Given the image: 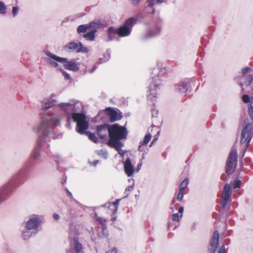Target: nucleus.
I'll use <instances>...</instances> for the list:
<instances>
[{
	"label": "nucleus",
	"instance_id": "1",
	"mask_svg": "<svg viewBox=\"0 0 253 253\" xmlns=\"http://www.w3.org/2000/svg\"><path fill=\"white\" fill-rule=\"evenodd\" d=\"M63 117L62 114L50 111L42 117L39 124L33 126L32 130L37 134V146L31 154L34 160L39 159L43 153L49 152V142L56 138L55 129L61 126Z\"/></svg>",
	"mask_w": 253,
	"mask_h": 253
},
{
	"label": "nucleus",
	"instance_id": "2",
	"mask_svg": "<svg viewBox=\"0 0 253 253\" xmlns=\"http://www.w3.org/2000/svg\"><path fill=\"white\" fill-rule=\"evenodd\" d=\"M167 69L162 63H158L153 68L151 75L152 82L147 91V96L149 99L154 101L160 92L162 85V81L166 78Z\"/></svg>",
	"mask_w": 253,
	"mask_h": 253
},
{
	"label": "nucleus",
	"instance_id": "3",
	"mask_svg": "<svg viewBox=\"0 0 253 253\" xmlns=\"http://www.w3.org/2000/svg\"><path fill=\"white\" fill-rule=\"evenodd\" d=\"M128 131L125 126H121L117 124H113L110 126L109 139L107 144L114 148L119 154L123 155L124 153L122 151L124 146L123 140L127 138Z\"/></svg>",
	"mask_w": 253,
	"mask_h": 253
},
{
	"label": "nucleus",
	"instance_id": "4",
	"mask_svg": "<svg viewBox=\"0 0 253 253\" xmlns=\"http://www.w3.org/2000/svg\"><path fill=\"white\" fill-rule=\"evenodd\" d=\"M43 52L46 56L44 58V60L51 67L61 70L59 63H63L65 68L68 70L77 72L80 69L79 64L74 60H68L66 58L57 56L47 50H45Z\"/></svg>",
	"mask_w": 253,
	"mask_h": 253
},
{
	"label": "nucleus",
	"instance_id": "5",
	"mask_svg": "<svg viewBox=\"0 0 253 253\" xmlns=\"http://www.w3.org/2000/svg\"><path fill=\"white\" fill-rule=\"evenodd\" d=\"M57 106L67 114H72V117L75 114L81 111L83 109L82 103L78 101L71 100L69 102L58 103Z\"/></svg>",
	"mask_w": 253,
	"mask_h": 253
},
{
	"label": "nucleus",
	"instance_id": "6",
	"mask_svg": "<svg viewBox=\"0 0 253 253\" xmlns=\"http://www.w3.org/2000/svg\"><path fill=\"white\" fill-rule=\"evenodd\" d=\"M17 175H13L7 183L0 187V205L8 199V195L16 187L15 181Z\"/></svg>",
	"mask_w": 253,
	"mask_h": 253
},
{
	"label": "nucleus",
	"instance_id": "7",
	"mask_svg": "<svg viewBox=\"0 0 253 253\" xmlns=\"http://www.w3.org/2000/svg\"><path fill=\"white\" fill-rule=\"evenodd\" d=\"M144 24L147 27L141 35V39L143 41H148L157 36L162 31V27L158 24L156 23L152 25H150L148 22H145Z\"/></svg>",
	"mask_w": 253,
	"mask_h": 253
},
{
	"label": "nucleus",
	"instance_id": "8",
	"mask_svg": "<svg viewBox=\"0 0 253 253\" xmlns=\"http://www.w3.org/2000/svg\"><path fill=\"white\" fill-rule=\"evenodd\" d=\"M137 18L130 17L126 20L123 25L117 29L118 35L121 37L129 36L132 31L133 26L137 23Z\"/></svg>",
	"mask_w": 253,
	"mask_h": 253
},
{
	"label": "nucleus",
	"instance_id": "9",
	"mask_svg": "<svg viewBox=\"0 0 253 253\" xmlns=\"http://www.w3.org/2000/svg\"><path fill=\"white\" fill-rule=\"evenodd\" d=\"M73 121L77 123L76 131L80 133H85L88 128L89 125L85 115L82 113L75 114L72 117Z\"/></svg>",
	"mask_w": 253,
	"mask_h": 253
},
{
	"label": "nucleus",
	"instance_id": "10",
	"mask_svg": "<svg viewBox=\"0 0 253 253\" xmlns=\"http://www.w3.org/2000/svg\"><path fill=\"white\" fill-rule=\"evenodd\" d=\"M237 152L231 150L228 155L225 165L226 172L228 174H232L235 170L237 164Z\"/></svg>",
	"mask_w": 253,
	"mask_h": 253
},
{
	"label": "nucleus",
	"instance_id": "11",
	"mask_svg": "<svg viewBox=\"0 0 253 253\" xmlns=\"http://www.w3.org/2000/svg\"><path fill=\"white\" fill-rule=\"evenodd\" d=\"M253 135V125L251 123L245 122V126L241 133V143H246L248 147Z\"/></svg>",
	"mask_w": 253,
	"mask_h": 253
},
{
	"label": "nucleus",
	"instance_id": "12",
	"mask_svg": "<svg viewBox=\"0 0 253 253\" xmlns=\"http://www.w3.org/2000/svg\"><path fill=\"white\" fill-rule=\"evenodd\" d=\"M64 49L68 52L76 51L78 53H87L89 51L87 47L84 45L80 42H70L65 46Z\"/></svg>",
	"mask_w": 253,
	"mask_h": 253
},
{
	"label": "nucleus",
	"instance_id": "13",
	"mask_svg": "<svg viewBox=\"0 0 253 253\" xmlns=\"http://www.w3.org/2000/svg\"><path fill=\"white\" fill-rule=\"evenodd\" d=\"M78 231L74 228H71L69 237L74 241L73 249L72 253H83V246L79 242L77 236Z\"/></svg>",
	"mask_w": 253,
	"mask_h": 253
},
{
	"label": "nucleus",
	"instance_id": "14",
	"mask_svg": "<svg viewBox=\"0 0 253 253\" xmlns=\"http://www.w3.org/2000/svg\"><path fill=\"white\" fill-rule=\"evenodd\" d=\"M104 115L109 117L111 123L118 121L121 118L116 111L110 107L107 108L104 110L100 111L98 115L100 119L103 121L104 120Z\"/></svg>",
	"mask_w": 253,
	"mask_h": 253
},
{
	"label": "nucleus",
	"instance_id": "15",
	"mask_svg": "<svg viewBox=\"0 0 253 253\" xmlns=\"http://www.w3.org/2000/svg\"><path fill=\"white\" fill-rule=\"evenodd\" d=\"M56 96V94L52 93L49 97L45 98L41 100L40 102L41 109L46 111L49 109L56 105L57 106L58 101L54 99Z\"/></svg>",
	"mask_w": 253,
	"mask_h": 253
},
{
	"label": "nucleus",
	"instance_id": "16",
	"mask_svg": "<svg viewBox=\"0 0 253 253\" xmlns=\"http://www.w3.org/2000/svg\"><path fill=\"white\" fill-rule=\"evenodd\" d=\"M42 223V217L38 215H34L26 222L25 228L28 229L37 230Z\"/></svg>",
	"mask_w": 253,
	"mask_h": 253
},
{
	"label": "nucleus",
	"instance_id": "17",
	"mask_svg": "<svg viewBox=\"0 0 253 253\" xmlns=\"http://www.w3.org/2000/svg\"><path fill=\"white\" fill-rule=\"evenodd\" d=\"M231 189L230 185L226 183L224 185L223 191L221 197V207L224 209L227 203L231 201Z\"/></svg>",
	"mask_w": 253,
	"mask_h": 253
},
{
	"label": "nucleus",
	"instance_id": "18",
	"mask_svg": "<svg viewBox=\"0 0 253 253\" xmlns=\"http://www.w3.org/2000/svg\"><path fill=\"white\" fill-rule=\"evenodd\" d=\"M219 233L215 231L211 236L209 247V253H215L219 244Z\"/></svg>",
	"mask_w": 253,
	"mask_h": 253
},
{
	"label": "nucleus",
	"instance_id": "19",
	"mask_svg": "<svg viewBox=\"0 0 253 253\" xmlns=\"http://www.w3.org/2000/svg\"><path fill=\"white\" fill-rule=\"evenodd\" d=\"M121 200L117 199L113 203L110 202L107 203L102 206V207L106 208L109 210L112 211L111 214V220L115 221L116 219L117 216L116 214L118 210V206Z\"/></svg>",
	"mask_w": 253,
	"mask_h": 253
},
{
	"label": "nucleus",
	"instance_id": "20",
	"mask_svg": "<svg viewBox=\"0 0 253 253\" xmlns=\"http://www.w3.org/2000/svg\"><path fill=\"white\" fill-rule=\"evenodd\" d=\"M110 126V125L106 124L98 126L96 128L97 135L101 139L105 138L107 133L109 134Z\"/></svg>",
	"mask_w": 253,
	"mask_h": 253
},
{
	"label": "nucleus",
	"instance_id": "21",
	"mask_svg": "<svg viewBox=\"0 0 253 253\" xmlns=\"http://www.w3.org/2000/svg\"><path fill=\"white\" fill-rule=\"evenodd\" d=\"M91 216L96 223L101 225L103 230H106L107 228V220L106 219L98 216L95 212L91 214Z\"/></svg>",
	"mask_w": 253,
	"mask_h": 253
},
{
	"label": "nucleus",
	"instance_id": "22",
	"mask_svg": "<svg viewBox=\"0 0 253 253\" xmlns=\"http://www.w3.org/2000/svg\"><path fill=\"white\" fill-rule=\"evenodd\" d=\"M124 169L126 173L128 176L132 175L134 170L131 161L129 159L126 160L124 163Z\"/></svg>",
	"mask_w": 253,
	"mask_h": 253
},
{
	"label": "nucleus",
	"instance_id": "23",
	"mask_svg": "<svg viewBox=\"0 0 253 253\" xmlns=\"http://www.w3.org/2000/svg\"><path fill=\"white\" fill-rule=\"evenodd\" d=\"M188 82L183 80L176 85L177 90L180 93H185L188 89Z\"/></svg>",
	"mask_w": 253,
	"mask_h": 253
},
{
	"label": "nucleus",
	"instance_id": "24",
	"mask_svg": "<svg viewBox=\"0 0 253 253\" xmlns=\"http://www.w3.org/2000/svg\"><path fill=\"white\" fill-rule=\"evenodd\" d=\"M90 29H100L105 26L104 22L101 20L96 19L88 23Z\"/></svg>",
	"mask_w": 253,
	"mask_h": 253
},
{
	"label": "nucleus",
	"instance_id": "25",
	"mask_svg": "<svg viewBox=\"0 0 253 253\" xmlns=\"http://www.w3.org/2000/svg\"><path fill=\"white\" fill-rule=\"evenodd\" d=\"M117 34H118V31L117 29L115 28L114 27L112 26L109 27L107 30L108 37L107 39V41H112L115 38V36Z\"/></svg>",
	"mask_w": 253,
	"mask_h": 253
},
{
	"label": "nucleus",
	"instance_id": "26",
	"mask_svg": "<svg viewBox=\"0 0 253 253\" xmlns=\"http://www.w3.org/2000/svg\"><path fill=\"white\" fill-rule=\"evenodd\" d=\"M151 138V135L150 133L146 134L143 140L140 143V145L138 148V150L140 152L143 151L144 149L142 146L148 144V142L150 141Z\"/></svg>",
	"mask_w": 253,
	"mask_h": 253
},
{
	"label": "nucleus",
	"instance_id": "27",
	"mask_svg": "<svg viewBox=\"0 0 253 253\" xmlns=\"http://www.w3.org/2000/svg\"><path fill=\"white\" fill-rule=\"evenodd\" d=\"M96 32V29H92L89 32L85 34L83 37L87 41H93L95 39V34Z\"/></svg>",
	"mask_w": 253,
	"mask_h": 253
},
{
	"label": "nucleus",
	"instance_id": "28",
	"mask_svg": "<svg viewBox=\"0 0 253 253\" xmlns=\"http://www.w3.org/2000/svg\"><path fill=\"white\" fill-rule=\"evenodd\" d=\"M31 230V229H28L26 228L22 230L21 237L23 240H27L32 236L33 232Z\"/></svg>",
	"mask_w": 253,
	"mask_h": 253
},
{
	"label": "nucleus",
	"instance_id": "29",
	"mask_svg": "<svg viewBox=\"0 0 253 253\" xmlns=\"http://www.w3.org/2000/svg\"><path fill=\"white\" fill-rule=\"evenodd\" d=\"M90 29L89 26H88V24L81 25L78 26L77 28V32L79 34H82V33H84L88 30Z\"/></svg>",
	"mask_w": 253,
	"mask_h": 253
},
{
	"label": "nucleus",
	"instance_id": "30",
	"mask_svg": "<svg viewBox=\"0 0 253 253\" xmlns=\"http://www.w3.org/2000/svg\"><path fill=\"white\" fill-rule=\"evenodd\" d=\"M96 154L104 159L108 158V153L106 150L101 149L96 151Z\"/></svg>",
	"mask_w": 253,
	"mask_h": 253
},
{
	"label": "nucleus",
	"instance_id": "31",
	"mask_svg": "<svg viewBox=\"0 0 253 253\" xmlns=\"http://www.w3.org/2000/svg\"><path fill=\"white\" fill-rule=\"evenodd\" d=\"M163 2H164V0H148L147 1L148 3L147 8L149 7L151 8L155 4H159Z\"/></svg>",
	"mask_w": 253,
	"mask_h": 253
},
{
	"label": "nucleus",
	"instance_id": "32",
	"mask_svg": "<svg viewBox=\"0 0 253 253\" xmlns=\"http://www.w3.org/2000/svg\"><path fill=\"white\" fill-rule=\"evenodd\" d=\"M189 183L188 178L184 179L179 185V191L184 192L185 189Z\"/></svg>",
	"mask_w": 253,
	"mask_h": 253
},
{
	"label": "nucleus",
	"instance_id": "33",
	"mask_svg": "<svg viewBox=\"0 0 253 253\" xmlns=\"http://www.w3.org/2000/svg\"><path fill=\"white\" fill-rule=\"evenodd\" d=\"M85 134L88 136L89 139L94 143H97L98 141V138L96 137L95 134L93 133L89 132H86Z\"/></svg>",
	"mask_w": 253,
	"mask_h": 253
},
{
	"label": "nucleus",
	"instance_id": "34",
	"mask_svg": "<svg viewBox=\"0 0 253 253\" xmlns=\"http://www.w3.org/2000/svg\"><path fill=\"white\" fill-rule=\"evenodd\" d=\"M245 82L244 84L246 86H249L251 84L253 81V76L251 75H246L244 76Z\"/></svg>",
	"mask_w": 253,
	"mask_h": 253
},
{
	"label": "nucleus",
	"instance_id": "35",
	"mask_svg": "<svg viewBox=\"0 0 253 253\" xmlns=\"http://www.w3.org/2000/svg\"><path fill=\"white\" fill-rule=\"evenodd\" d=\"M6 13V6L4 2L0 1V14L5 15Z\"/></svg>",
	"mask_w": 253,
	"mask_h": 253
},
{
	"label": "nucleus",
	"instance_id": "36",
	"mask_svg": "<svg viewBox=\"0 0 253 253\" xmlns=\"http://www.w3.org/2000/svg\"><path fill=\"white\" fill-rule=\"evenodd\" d=\"M103 58H100V63H103L107 61L110 58V53L109 51H107L106 53L103 54Z\"/></svg>",
	"mask_w": 253,
	"mask_h": 253
},
{
	"label": "nucleus",
	"instance_id": "37",
	"mask_svg": "<svg viewBox=\"0 0 253 253\" xmlns=\"http://www.w3.org/2000/svg\"><path fill=\"white\" fill-rule=\"evenodd\" d=\"M129 181H131L132 184L131 185L128 186L126 188L125 194H126V197H127L129 194V192L131 191L133 189L134 181L133 179H129Z\"/></svg>",
	"mask_w": 253,
	"mask_h": 253
},
{
	"label": "nucleus",
	"instance_id": "38",
	"mask_svg": "<svg viewBox=\"0 0 253 253\" xmlns=\"http://www.w3.org/2000/svg\"><path fill=\"white\" fill-rule=\"evenodd\" d=\"M248 112L251 119L253 121V97L251 104H249Z\"/></svg>",
	"mask_w": 253,
	"mask_h": 253
},
{
	"label": "nucleus",
	"instance_id": "39",
	"mask_svg": "<svg viewBox=\"0 0 253 253\" xmlns=\"http://www.w3.org/2000/svg\"><path fill=\"white\" fill-rule=\"evenodd\" d=\"M252 98H250L249 96L247 94H244L242 96L243 101L245 103H249L251 104V101H252Z\"/></svg>",
	"mask_w": 253,
	"mask_h": 253
},
{
	"label": "nucleus",
	"instance_id": "40",
	"mask_svg": "<svg viewBox=\"0 0 253 253\" xmlns=\"http://www.w3.org/2000/svg\"><path fill=\"white\" fill-rule=\"evenodd\" d=\"M242 182L240 180L236 179L233 183V187L234 189H238L240 187Z\"/></svg>",
	"mask_w": 253,
	"mask_h": 253
},
{
	"label": "nucleus",
	"instance_id": "41",
	"mask_svg": "<svg viewBox=\"0 0 253 253\" xmlns=\"http://www.w3.org/2000/svg\"><path fill=\"white\" fill-rule=\"evenodd\" d=\"M19 8L17 6H13L12 9V14L13 17H15L19 13Z\"/></svg>",
	"mask_w": 253,
	"mask_h": 253
},
{
	"label": "nucleus",
	"instance_id": "42",
	"mask_svg": "<svg viewBox=\"0 0 253 253\" xmlns=\"http://www.w3.org/2000/svg\"><path fill=\"white\" fill-rule=\"evenodd\" d=\"M75 213V210L73 209L70 208L67 211V214H68L71 217H74Z\"/></svg>",
	"mask_w": 253,
	"mask_h": 253
},
{
	"label": "nucleus",
	"instance_id": "43",
	"mask_svg": "<svg viewBox=\"0 0 253 253\" xmlns=\"http://www.w3.org/2000/svg\"><path fill=\"white\" fill-rule=\"evenodd\" d=\"M184 192L179 191L176 197V200L179 201H181L184 196Z\"/></svg>",
	"mask_w": 253,
	"mask_h": 253
},
{
	"label": "nucleus",
	"instance_id": "44",
	"mask_svg": "<svg viewBox=\"0 0 253 253\" xmlns=\"http://www.w3.org/2000/svg\"><path fill=\"white\" fill-rule=\"evenodd\" d=\"M60 71L62 72L63 75H64V77L65 79H66L67 80H71V77H70V75L69 74L66 73L65 71L62 70V69H61V70H60Z\"/></svg>",
	"mask_w": 253,
	"mask_h": 253
},
{
	"label": "nucleus",
	"instance_id": "45",
	"mask_svg": "<svg viewBox=\"0 0 253 253\" xmlns=\"http://www.w3.org/2000/svg\"><path fill=\"white\" fill-rule=\"evenodd\" d=\"M251 69L250 67H246L242 69V74L243 76H246V74H247Z\"/></svg>",
	"mask_w": 253,
	"mask_h": 253
},
{
	"label": "nucleus",
	"instance_id": "46",
	"mask_svg": "<svg viewBox=\"0 0 253 253\" xmlns=\"http://www.w3.org/2000/svg\"><path fill=\"white\" fill-rule=\"evenodd\" d=\"M218 253H227L224 245H222L219 248Z\"/></svg>",
	"mask_w": 253,
	"mask_h": 253
},
{
	"label": "nucleus",
	"instance_id": "47",
	"mask_svg": "<svg viewBox=\"0 0 253 253\" xmlns=\"http://www.w3.org/2000/svg\"><path fill=\"white\" fill-rule=\"evenodd\" d=\"M172 219L173 220L178 221L179 220V217L178 213H174L172 215Z\"/></svg>",
	"mask_w": 253,
	"mask_h": 253
},
{
	"label": "nucleus",
	"instance_id": "48",
	"mask_svg": "<svg viewBox=\"0 0 253 253\" xmlns=\"http://www.w3.org/2000/svg\"><path fill=\"white\" fill-rule=\"evenodd\" d=\"M142 165V160H140V162H139V163L138 164V165L137 166V169H136L137 172H138L140 170V169L141 168Z\"/></svg>",
	"mask_w": 253,
	"mask_h": 253
},
{
	"label": "nucleus",
	"instance_id": "49",
	"mask_svg": "<svg viewBox=\"0 0 253 253\" xmlns=\"http://www.w3.org/2000/svg\"><path fill=\"white\" fill-rule=\"evenodd\" d=\"M53 217L55 220L57 221L60 219V216L58 213H55L53 214Z\"/></svg>",
	"mask_w": 253,
	"mask_h": 253
},
{
	"label": "nucleus",
	"instance_id": "50",
	"mask_svg": "<svg viewBox=\"0 0 253 253\" xmlns=\"http://www.w3.org/2000/svg\"><path fill=\"white\" fill-rule=\"evenodd\" d=\"M66 192H67V193L68 196L70 198H73V195H72V194L71 193V192H70L68 189H66Z\"/></svg>",
	"mask_w": 253,
	"mask_h": 253
},
{
	"label": "nucleus",
	"instance_id": "51",
	"mask_svg": "<svg viewBox=\"0 0 253 253\" xmlns=\"http://www.w3.org/2000/svg\"><path fill=\"white\" fill-rule=\"evenodd\" d=\"M183 211H184V208L183 207H181L178 210L179 213H181V214L180 215V217H181L182 216V213L183 212Z\"/></svg>",
	"mask_w": 253,
	"mask_h": 253
},
{
	"label": "nucleus",
	"instance_id": "52",
	"mask_svg": "<svg viewBox=\"0 0 253 253\" xmlns=\"http://www.w3.org/2000/svg\"><path fill=\"white\" fill-rule=\"evenodd\" d=\"M106 253H117V250L116 248H114L110 251H108Z\"/></svg>",
	"mask_w": 253,
	"mask_h": 253
},
{
	"label": "nucleus",
	"instance_id": "53",
	"mask_svg": "<svg viewBox=\"0 0 253 253\" xmlns=\"http://www.w3.org/2000/svg\"><path fill=\"white\" fill-rule=\"evenodd\" d=\"M157 139H158V136L156 137V136H155V138H154L153 141L151 142L149 146L151 147L152 146V145L154 143V142L157 141Z\"/></svg>",
	"mask_w": 253,
	"mask_h": 253
},
{
	"label": "nucleus",
	"instance_id": "54",
	"mask_svg": "<svg viewBox=\"0 0 253 253\" xmlns=\"http://www.w3.org/2000/svg\"><path fill=\"white\" fill-rule=\"evenodd\" d=\"M96 68H97V66L96 65H94L93 68L89 71V73H90V74L93 73L94 72V71L96 69Z\"/></svg>",
	"mask_w": 253,
	"mask_h": 253
},
{
	"label": "nucleus",
	"instance_id": "55",
	"mask_svg": "<svg viewBox=\"0 0 253 253\" xmlns=\"http://www.w3.org/2000/svg\"><path fill=\"white\" fill-rule=\"evenodd\" d=\"M98 162H99L98 160H96V161H93L92 163H91L90 164L95 167L98 164Z\"/></svg>",
	"mask_w": 253,
	"mask_h": 253
},
{
	"label": "nucleus",
	"instance_id": "56",
	"mask_svg": "<svg viewBox=\"0 0 253 253\" xmlns=\"http://www.w3.org/2000/svg\"><path fill=\"white\" fill-rule=\"evenodd\" d=\"M146 152H145V151H144V153L142 154V158L141 160H142V161L145 159V154H146Z\"/></svg>",
	"mask_w": 253,
	"mask_h": 253
},
{
	"label": "nucleus",
	"instance_id": "57",
	"mask_svg": "<svg viewBox=\"0 0 253 253\" xmlns=\"http://www.w3.org/2000/svg\"><path fill=\"white\" fill-rule=\"evenodd\" d=\"M152 13L153 14H154L155 13V10L154 9H152Z\"/></svg>",
	"mask_w": 253,
	"mask_h": 253
},
{
	"label": "nucleus",
	"instance_id": "58",
	"mask_svg": "<svg viewBox=\"0 0 253 253\" xmlns=\"http://www.w3.org/2000/svg\"><path fill=\"white\" fill-rule=\"evenodd\" d=\"M243 85V83H241L240 84V86L242 87Z\"/></svg>",
	"mask_w": 253,
	"mask_h": 253
},
{
	"label": "nucleus",
	"instance_id": "59",
	"mask_svg": "<svg viewBox=\"0 0 253 253\" xmlns=\"http://www.w3.org/2000/svg\"><path fill=\"white\" fill-rule=\"evenodd\" d=\"M175 202V199H173L172 201V203H174Z\"/></svg>",
	"mask_w": 253,
	"mask_h": 253
},
{
	"label": "nucleus",
	"instance_id": "60",
	"mask_svg": "<svg viewBox=\"0 0 253 253\" xmlns=\"http://www.w3.org/2000/svg\"><path fill=\"white\" fill-rule=\"evenodd\" d=\"M159 134V131H158V132H157V135H158Z\"/></svg>",
	"mask_w": 253,
	"mask_h": 253
},
{
	"label": "nucleus",
	"instance_id": "61",
	"mask_svg": "<svg viewBox=\"0 0 253 253\" xmlns=\"http://www.w3.org/2000/svg\"><path fill=\"white\" fill-rule=\"evenodd\" d=\"M63 181L65 182L66 181V179L63 180Z\"/></svg>",
	"mask_w": 253,
	"mask_h": 253
}]
</instances>
